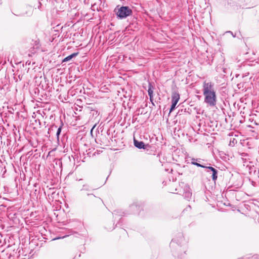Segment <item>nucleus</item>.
I'll use <instances>...</instances> for the list:
<instances>
[{"mask_svg":"<svg viewBox=\"0 0 259 259\" xmlns=\"http://www.w3.org/2000/svg\"><path fill=\"white\" fill-rule=\"evenodd\" d=\"M177 105V103L171 102L170 107L169 110L168 115H169L170 113H171L173 111H174L176 109Z\"/></svg>","mask_w":259,"mask_h":259,"instance_id":"obj_12","label":"nucleus"},{"mask_svg":"<svg viewBox=\"0 0 259 259\" xmlns=\"http://www.w3.org/2000/svg\"><path fill=\"white\" fill-rule=\"evenodd\" d=\"M160 98L159 97H158V100L156 102H157V103H158V102L160 103Z\"/></svg>","mask_w":259,"mask_h":259,"instance_id":"obj_26","label":"nucleus"},{"mask_svg":"<svg viewBox=\"0 0 259 259\" xmlns=\"http://www.w3.org/2000/svg\"><path fill=\"white\" fill-rule=\"evenodd\" d=\"M227 33H231V35H232V36H233V37H235L236 36V35H235H235H234V34H233V32H232V31H228L227 32Z\"/></svg>","mask_w":259,"mask_h":259,"instance_id":"obj_23","label":"nucleus"},{"mask_svg":"<svg viewBox=\"0 0 259 259\" xmlns=\"http://www.w3.org/2000/svg\"><path fill=\"white\" fill-rule=\"evenodd\" d=\"M146 15H147V16L148 15V13H147H147H146Z\"/></svg>","mask_w":259,"mask_h":259,"instance_id":"obj_31","label":"nucleus"},{"mask_svg":"<svg viewBox=\"0 0 259 259\" xmlns=\"http://www.w3.org/2000/svg\"><path fill=\"white\" fill-rule=\"evenodd\" d=\"M204 160L201 158H192L191 159V163L192 164L206 169L207 166L205 165V163L204 162Z\"/></svg>","mask_w":259,"mask_h":259,"instance_id":"obj_5","label":"nucleus"},{"mask_svg":"<svg viewBox=\"0 0 259 259\" xmlns=\"http://www.w3.org/2000/svg\"><path fill=\"white\" fill-rule=\"evenodd\" d=\"M180 99V95L178 91H172L171 94V102L178 104Z\"/></svg>","mask_w":259,"mask_h":259,"instance_id":"obj_7","label":"nucleus"},{"mask_svg":"<svg viewBox=\"0 0 259 259\" xmlns=\"http://www.w3.org/2000/svg\"><path fill=\"white\" fill-rule=\"evenodd\" d=\"M189 188L185 189L184 193L183 194L184 197L185 199L189 201L192 197V192L189 191Z\"/></svg>","mask_w":259,"mask_h":259,"instance_id":"obj_10","label":"nucleus"},{"mask_svg":"<svg viewBox=\"0 0 259 259\" xmlns=\"http://www.w3.org/2000/svg\"><path fill=\"white\" fill-rule=\"evenodd\" d=\"M155 89V85L154 83L148 82V89L147 91L148 93V96H153L154 90Z\"/></svg>","mask_w":259,"mask_h":259,"instance_id":"obj_9","label":"nucleus"},{"mask_svg":"<svg viewBox=\"0 0 259 259\" xmlns=\"http://www.w3.org/2000/svg\"><path fill=\"white\" fill-rule=\"evenodd\" d=\"M156 145L151 144L149 145L147 143V154L148 155H152L156 156V160H158L159 156V153L156 150Z\"/></svg>","mask_w":259,"mask_h":259,"instance_id":"obj_4","label":"nucleus"},{"mask_svg":"<svg viewBox=\"0 0 259 259\" xmlns=\"http://www.w3.org/2000/svg\"><path fill=\"white\" fill-rule=\"evenodd\" d=\"M251 258L252 259H259V254H254L251 255Z\"/></svg>","mask_w":259,"mask_h":259,"instance_id":"obj_18","label":"nucleus"},{"mask_svg":"<svg viewBox=\"0 0 259 259\" xmlns=\"http://www.w3.org/2000/svg\"><path fill=\"white\" fill-rule=\"evenodd\" d=\"M78 53H74L72 54L71 55L66 57L63 60L62 63L70 61L73 58L75 57L78 55Z\"/></svg>","mask_w":259,"mask_h":259,"instance_id":"obj_11","label":"nucleus"},{"mask_svg":"<svg viewBox=\"0 0 259 259\" xmlns=\"http://www.w3.org/2000/svg\"><path fill=\"white\" fill-rule=\"evenodd\" d=\"M184 239L183 234L182 233H179L177 235V239L175 238L171 240L170 243V247L173 246L174 243H176L178 246H181V244L182 242Z\"/></svg>","mask_w":259,"mask_h":259,"instance_id":"obj_6","label":"nucleus"},{"mask_svg":"<svg viewBox=\"0 0 259 259\" xmlns=\"http://www.w3.org/2000/svg\"><path fill=\"white\" fill-rule=\"evenodd\" d=\"M88 108H89V109H90L91 110H92V111L93 110H92V109L91 108V107H89Z\"/></svg>","mask_w":259,"mask_h":259,"instance_id":"obj_29","label":"nucleus"},{"mask_svg":"<svg viewBox=\"0 0 259 259\" xmlns=\"http://www.w3.org/2000/svg\"><path fill=\"white\" fill-rule=\"evenodd\" d=\"M57 128V126L56 125H53L50 128H49V132L51 133L52 131H53L54 130H56Z\"/></svg>","mask_w":259,"mask_h":259,"instance_id":"obj_17","label":"nucleus"},{"mask_svg":"<svg viewBox=\"0 0 259 259\" xmlns=\"http://www.w3.org/2000/svg\"><path fill=\"white\" fill-rule=\"evenodd\" d=\"M91 189L90 186L88 184H84L82 188L80 189L81 191H89Z\"/></svg>","mask_w":259,"mask_h":259,"instance_id":"obj_14","label":"nucleus"},{"mask_svg":"<svg viewBox=\"0 0 259 259\" xmlns=\"http://www.w3.org/2000/svg\"><path fill=\"white\" fill-rule=\"evenodd\" d=\"M243 84L241 83H238L237 84V87H238V89H240L241 86Z\"/></svg>","mask_w":259,"mask_h":259,"instance_id":"obj_24","label":"nucleus"},{"mask_svg":"<svg viewBox=\"0 0 259 259\" xmlns=\"http://www.w3.org/2000/svg\"><path fill=\"white\" fill-rule=\"evenodd\" d=\"M29 11L31 12V10H32V8L31 7H29Z\"/></svg>","mask_w":259,"mask_h":259,"instance_id":"obj_27","label":"nucleus"},{"mask_svg":"<svg viewBox=\"0 0 259 259\" xmlns=\"http://www.w3.org/2000/svg\"><path fill=\"white\" fill-rule=\"evenodd\" d=\"M191 206L190 205H188L187 206V207L184 209L183 212H184L185 211L190 210H191Z\"/></svg>","mask_w":259,"mask_h":259,"instance_id":"obj_20","label":"nucleus"},{"mask_svg":"<svg viewBox=\"0 0 259 259\" xmlns=\"http://www.w3.org/2000/svg\"><path fill=\"white\" fill-rule=\"evenodd\" d=\"M227 69L226 68H223V71L225 73H227Z\"/></svg>","mask_w":259,"mask_h":259,"instance_id":"obj_25","label":"nucleus"},{"mask_svg":"<svg viewBox=\"0 0 259 259\" xmlns=\"http://www.w3.org/2000/svg\"><path fill=\"white\" fill-rule=\"evenodd\" d=\"M186 251H185L184 252V254H186Z\"/></svg>","mask_w":259,"mask_h":259,"instance_id":"obj_30","label":"nucleus"},{"mask_svg":"<svg viewBox=\"0 0 259 259\" xmlns=\"http://www.w3.org/2000/svg\"><path fill=\"white\" fill-rule=\"evenodd\" d=\"M134 143L136 147L139 149H145V145L143 141H139L135 137L134 138Z\"/></svg>","mask_w":259,"mask_h":259,"instance_id":"obj_8","label":"nucleus"},{"mask_svg":"<svg viewBox=\"0 0 259 259\" xmlns=\"http://www.w3.org/2000/svg\"><path fill=\"white\" fill-rule=\"evenodd\" d=\"M239 259H252V258H251V254H247V255L244 256L243 257L240 258Z\"/></svg>","mask_w":259,"mask_h":259,"instance_id":"obj_16","label":"nucleus"},{"mask_svg":"<svg viewBox=\"0 0 259 259\" xmlns=\"http://www.w3.org/2000/svg\"><path fill=\"white\" fill-rule=\"evenodd\" d=\"M187 112V109L186 108H185V109H180L179 110L178 113H177V115H181L183 112Z\"/></svg>","mask_w":259,"mask_h":259,"instance_id":"obj_15","label":"nucleus"},{"mask_svg":"<svg viewBox=\"0 0 259 259\" xmlns=\"http://www.w3.org/2000/svg\"><path fill=\"white\" fill-rule=\"evenodd\" d=\"M158 251L157 250H155L154 251V254H153L154 258H156L157 257V256H158Z\"/></svg>","mask_w":259,"mask_h":259,"instance_id":"obj_22","label":"nucleus"},{"mask_svg":"<svg viewBox=\"0 0 259 259\" xmlns=\"http://www.w3.org/2000/svg\"><path fill=\"white\" fill-rule=\"evenodd\" d=\"M61 125L60 126V127L57 128V131L56 133V136H57L58 139H59V135H60V134L61 132V130H62V126L63 124V123L62 121H61Z\"/></svg>","mask_w":259,"mask_h":259,"instance_id":"obj_13","label":"nucleus"},{"mask_svg":"<svg viewBox=\"0 0 259 259\" xmlns=\"http://www.w3.org/2000/svg\"><path fill=\"white\" fill-rule=\"evenodd\" d=\"M149 99H150V102L152 103V105L153 106H154L155 105H154V102H153V101H154L153 96L149 95Z\"/></svg>","mask_w":259,"mask_h":259,"instance_id":"obj_19","label":"nucleus"},{"mask_svg":"<svg viewBox=\"0 0 259 259\" xmlns=\"http://www.w3.org/2000/svg\"><path fill=\"white\" fill-rule=\"evenodd\" d=\"M208 164L209 166H207L206 167L205 171L206 172L211 174V178L212 180L214 183H215L218 177L219 170L211 166L210 163Z\"/></svg>","mask_w":259,"mask_h":259,"instance_id":"obj_3","label":"nucleus"},{"mask_svg":"<svg viewBox=\"0 0 259 259\" xmlns=\"http://www.w3.org/2000/svg\"><path fill=\"white\" fill-rule=\"evenodd\" d=\"M203 94L204 96V102L210 107L217 104V96L214 89V83L212 82L204 81L203 83Z\"/></svg>","mask_w":259,"mask_h":259,"instance_id":"obj_1","label":"nucleus"},{"mask_svg":"<svg viewBox=\"0 0 259 259\" xmlns=\"http://www.w3.org/2000/svg\"><path fill=\"white\" fill-rule=\"evenodd\" d=\"M172 254H173V255L174 256L177 255L178 257H179V258H182V254H177V253H176L175 252H172Z\"/></svg>","mask_w":259,"mask_h":259,"instance_id":"obj_21","label":"nucleus"},{"mask_svg":"<svg viewBox=\"0 0 259 259\" xmlns=\"http://www.w3.org/2000/svg\"><path fill=\"white\" fill-rule=\"evenodd\" d=\"M115 11L117 16L121 19L125 18L132 13V10L127 6H122L119 9L116 8Z\"/></svg>","mask_w":259,"mask_h":259,"instance_id":"obj_2","label":"nucleus"},{"mask_svg":"<svg viewBox=\"0 0 259 259\" xmlns=\"http://www.w3.org/2000/svg\"><path fill=\"white\" fill-rule=\"evenodd\" d=\"M25 14H27V12H26L25 13L21 14L22 15H24Z\"/></svg>","mask_w":259,"mask_h":259,"instance_id":"obj_28","label":"nucleus"}]
</instances>
